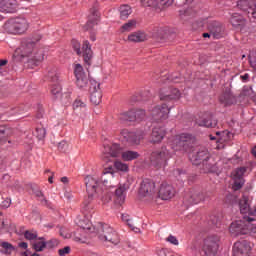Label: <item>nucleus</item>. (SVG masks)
<instances>
[{
  "label": "nucleus",
  "mask_w": 256,
  "mask_h": 256,
  "mask_svg": "<svg viewBox=\"0 0 256 256\" xmlns=\"http://www.w3.org/2000/svg\"><path fill=\"white\" fill-rule=\"evenodd\" d=\"M76 224L78 225V227H80V231H86L88 233H96L97 231V225L93 226V224H91V221H89V219L87 218L79 219Z\"/></svg>",
  "instance_id": "nucleus-28"
},
{
  "label": "nucleus",
  "mask_w": 256,
  "mask_h": 256,
  "mask_svg": "<svg viewBox=\"0 0 256 256\" xmlns=\"http://www.w3.org/2000/svg\"><path fill=\"white\" fill-rule=\"evenodd\" d=\"M147 132L145 130L131 131L129 129H122L120 131V139L122 143H127L130 147L141 145L142 139H145Z\"/></svg>",
  "instance_id": "nucleus-6"
},
{
  "label": "nucleus",
  "mask_w": 256,
  "mask_h": 256,
  "mask_svg": "<svg viewBox=\"0 0 256 256\" xmlns=\"http://www.w3.org/2000/svg\"><path fill=\"white\" fill-rule=\"evenodd\" d=\"M72 47L77 55L83 57L84 63L88 65V67L91 66V63H93V50H91V44L89 41L85 40L81 48V43H79V41L73 40Z\"/></svg>",
  "instance_id": "nucleus-8"
},
{
  "label": "nucleus",
  "mask_w": 256,
  "mask_h": 256,
  "mask_svg": "<svg viewBox=\"0 0 256 256\" xmlns=\"http://www.w3.org/2000/svg\"><path fill=\"white\" fill-rule=\"evenodd\" d=\"M159 197L163 201H169V199H172V197H175V188L167 184V182H163L159 189Z\"/></svg>",
  "instance_id": "nucleus-21"
},
{
  "label": "nucleus",
  "mask_w": 256,
  "mask_h": 256,
  "mask_svg": "<svg viewBox=\"0 0 256 256\" xmlns=\"http://www.w3.org/2000/svg\"><path fill=\"white\" fill-rule=\"evenodd\" d=\"M96 227V233L100 241L111 243V245H119L121 242L119 234L109 224L99 222Z\"/></svg>",
  "instance_id": "nucleus-4"
},
{
  "label": "nucleus",
  "mask_w": 256,
  "mask_h": 256,
  "mask_svg": "<svg viewBox=\"0 0 256 256\" xmlns=\"http://www.w3.org/2000/svg\"><path fill=\"white\" fill-rule=\"evenodd\" d=\"M195 141V137L189 133H182L176 135L170 142L169 145L175 153H187L191 143Z\"/></svg>",
  "instance_id": "nucleus-5"
},
{
  "label": "nucleus",
  "mask_w": 256,
  "mask_h": 256,
  "mask_svg": "<svg viewBox=\"0 0 256 256\" xmlns=\"http://www.w3.org/2000/svg\"><path fill=\"white\" fill-rule=\"evenodd\" d=\"M33 49H35V42L33 40H23L20 47L15 50L13 57L17 61H22L25 57H29L33 53Z\"/></svg>",
  "instance_id": "nucleus-11"
},
{
  "label": "nucleus",
  "mask_w": 256,
  "mask_h": 256,
  "mask_svg": "<svg viewBox=\"0 0 256 256\" xmlns=\"http://www.w3.org/2000/svg\"><path fill=\"white\" fill-rule=\"evenodd\" d=\"M0 247V253H2V255H11V253L15 251V246L9 242H1Z\"/></svg>",
  "instance_id": "nucleus-35"
},
{
  "label": "nucleus",
  "mask_w": 256,
  "mask_h": 256,
  "mask_svg": "<svg viewBox=\"0 0 256 256\" xmlns=\"http://www.w3.org/2000/svg\"><path fill=\"white\" fill-rule=\"evenodd\" d=\"M136 26H137V21L130 20L122 26V30L123 31H133V29H135Z\"/></svg>",
  "instance_id": "nucleus-45"
},
{
  "label": "nucleus",
  "mask_w": 256,
  "mask_h": 256,
  "mask_svg": "<svg viewBox=\"0 0 256 256\" xmlns=\"http://www.w3.org/2000/svg\"><path fill=\"white\" fill-rule=\"evenodd\" d=\"M122 220L127 223L128 227L132 228V231H134L135 233H139V228H137L135 224H133V221L131 220V217L129 215L122 214Z\"/></svg>",
  "instance_id": "nucleus-42"
},
{
  "label": "nucleus",
  "mask_w": 256,
  "mask_h": 256,
  "mask_svg": "<svg viewBox=\"0 0 256 256\" xmlns=\"http://www.w3.org/2000/svg\"><path fill=\"white\" fill-rule=\"evenodd\" d=\"M74 74L76 77V86L78 89L85 91L89 87V75L85 72L81 64L75 65Z\"/></svg>",
  "instance_id": "nucleus-15"
},
{
  "label": "nucleus",
  "mask_w": 256,
  "mask_h": 256,
  "mask_svg": "<svg viewBox=\"0 0 256 256\" xmlns=\"http://www.w3.org/2000/svg\"><path fill=\"white\" fill-rule=\"evenodd\" d=\"M230 23L236 28L245 27L247 25V20L245 19V17H243V15L239 13H234L231 15Z\"/></svg>",
  "instance_id": "nucleus-31"
},
{
  "label": "nucleus",
  "mask_w": 256,
  "mask_h": 256,
  "mask_svg": "<svg viewBox=\"0 0 256 256\" xmlns=\"http://www.w3.org/2000/svg\"><path fill=\"white\" fill-rule=\"evenodd\" d=\"M240 78L242 79V81H245V82H246V81H249V74L246 73V74L240 76Z\"/></svg>",
  "instance_id": "nucleus-59"
},
{
  "label": "nucleus",
  "mask_w": 256,
  "mask_h": 256,
  "mask_svg": "<svg viewBox=\"0 0 256 256\" xmlns=\"http://www.w3.org/2000/svg\"><path fill=\"white\" fill-rule=\"evenodd\" d=\"M240 213L244 217H253L256 213V208H251V203L247 197H243L239 202Z\"/></svg>",
  "instance_id": "nucleus-23"
},
{
  "label": "nucleus",
  "mask_w": 256,
  "mask_h": 256,
  "mask_svg": "<svg viewBox=\"0 0 256 256\" xmlns=\"http://www.w3.org/2000/svg\"><path fill=\"white\" fill-rule=\"evenodd\" d=\"M197 123L199 127H217V120L213 119V115L209 112L202 114Z\"/></svg>",
  "instance_id": "nucleus-25"
},
{
  "label": "nucleus",
  "mask_w": 256,
  "mask_h": 256,
  "mask_svg": "<svg viewBox=\"0 0 256 256\" xmlns=\"http://www.w3.org/2000/svg\"><path fill=\"white\" fill-rule=\"evenodd\" d=\"M34 135H35V137H37V139H39V141H41V140H43L45 135H47V131L43 127L36 128Z\"/></svg>",
  "instance_id": "nucleus-47"
},
{
  "label": "nucleus",
  "mask_w": 256,
  "mask_h": 256,
  "mask_svg": "<svg viewBox=\"0 0 256 256\" xmlns=\"http://www.w3.org/2000/svg\"><path fill=\"white\" fill-rule=\"evenodd\" d=\"M175 0H157V9H167V7H171Z\"/></svg>",
  "instance_id": "nucleus-43"
},
{
  "label": "nucleus",
  "mask_w": 256,
  "mask_h": 256,
  "mask_svg": "<svg viewBox=\"0 0 256 256\" xmlns=\"http://www.w3.org/2000/svg\"><path fill=\"white\" fill-rule=\"evenodd\" d=\"M119 11L120 19H128L131 13H133L129 5H122Z\"/></svg>",
  "instance_id": "nucleus-40"
},
{
  "label": "nucleus",
  "mask_w": 256,
  "mask_h": 256,
  "mask_svg": "<svg viewBox=\"0 0 256 256\" xmlns=\"http://www.w3.org/2000/svg\"><path fill=\"white\" fill-rule=\"evenodd\" d=\"M120 121H141L145 119V110H130L128 112L120 113Z\"/></svg>",
  "instance_id": "nucleus-17"
},
{
  "label": "nucleus",
  "mask_w": 256,
  "mask_h": 256,
  "mask_svg": "<svg viewBox=\"0 0 256 256\" xmlns=\"http://www.w3.org/2000/svg\"><path fill=\"white\" fill-rule=\"evenodd\" d=\"M84 181L89 199L88 202H84L85 207H87L93 197H99L103 201L105 187H113L112 183L115 181V171L113 167H108L104 169L101 181L95 176H86Z\"/></svg>",
  "instance_id": "nucleus-1"
},
{
  "label": "nucleus",
  "mask_w": 256,
  "mask_h": 256,
  "mask_svg": "<svg viewBox=\"0 0 256 256\" xmlns=\"http://www.w3.org/2000/svg\"><path fill=\"white\" fill-rule=\"evenodd\" d=\"M165 135H167V130L163 126L154 127L150 136V143H161L165 139Z\"/></svg>",
  "instance_id": "nucleus-22"
},
{
  "label": "nucleus",
  "mask_w": 256,
  "mask_h": 256,
  "mask_svg": "<svg viewBox=\"0 0 256 256\" xmlns=\"http://www.w3.org/2000/svg\"><path fill=\"white\" fill-rule=\"evenodd\" d=\"M24 237L25 239H27L28 241H33L35 240V238L37 237V233L36 232H30V231H26L24 233Z\"/></svg>",
  "instance_id": "nucleus-51"
},
{
  "label": "nucleus",
  "mask_w": 256,
  "mask_h": 256,
  "mask_svg": "<svg viewBox=\"0 0 256 256\" xmlns=\"http://www.w3.org/2000/svg\"><path fill=\"white\" fill-rule=\"evenodd\" d=\"M18 247H21V249H27L29 245L27 244V242H21L18 244Z\"/></svg>",
  "instance_id": "nucleus-58"
},
{
  "label": "nucleus",
  "mask_w": 256,
  "mask_h": 256,
  "mask_svg": "<svg viewBox=\"0 0 256 256\" xmlns=\"http://www.w3.org/2000/svg\"><path fill=\"white\" fill-rule=\"evenodd\" d=\"M180 97H181V92L177 88L171 89L170 92H165L160 94L161 101L177 100V99H180Z\"/></svg>",
  "instance_id": "nucleus-30"
},
{
  "label": "nucleus",
  "mask_w": 256,
  "mask_h": 256,
  "mask_svg": "<svg viewBox=\"0 0 256 256\" xmlns=\"http://www.w3.org/2000/svg\"><path fill=\"white\" fill-rule=\"evenodd\" d=\"M85 233H87V231L77 230L74 233V241H76V243H87V235Z\"/></svg>",
  "instance_id": "nucleus-38"
},
{
  "label": "nucleus",
  "mask_w": 256,
  "mask_h": 256,
  "mask_svg": "<svg viewBox=\"0 0 256 256\" xmlns=\"http://www.w3.org/2000/svg\"><path fill=\"white\" fill-rule=\"evenodd\" d=\"M210 31L213 39H221L225 29L221 25L215 24L210 28Z\"/></svg>",
  "instance_id": "nucleus-34"
},
{
  "label": "nucleus",
  "mask_w": 256,
  "mask_h": 256,
  "mask_svg": "<svg viewBox=\"0 0 256 256\" xmlns=\"http://www.w3.org/2000/svg\"><path fill=\"white\" fill-rule=\"evenodd\" d=\"M46 245H47V247H49L50 249H53V248L57 247V245H59V240H57V239H52V240L46 242Z\"/></svg>",
  "instance_id": "nucleus-54"
},
{
  "label": "nucleus",
  "mask_w": 256,
  "mask_h": 256,
  "mask_svg": "<svg viewBox=\"0 0 256 256\" xmlns=\"http://www.w3.org/2000/svg\"><path fill=\"white\" fill-rule=\"evenodd\" d=\"M5 29L12 35H21L29 29V22L25 18H12L5 24Z\"/></svg>",
  "instance_id": "nucleus-10"
},
{
  "label": "nucleus",
  "mask_w": 256,
  "mask_h": 256,
  "mask_svg": "<svg viewBox=\"0 0 256 256\" xmlns=\"http://www.w3.org/2000/svg\"><path fill=\"white\" fill-rule=\"evenodd\" d=\"M103 99V94L101 93V83L96 80H90V101L93 105H99Z\"/></svg>",
  "instance_id": "nucleus-16"
},
{
  "label": "nucleus",
  "mask_w": 256,
  "mask_h": 256,
  "mask_svg": "<svg viewBox=\"0 0 256 256\" xmlns=\"http://www.w3.org/2000/svg\"><path fill=\"white\" fill-rule=\"evenodd\" d=\"M158 255H159V256H173V255H171L170 252H168L167 249H161V250H159Z\"/></svg>",
  "instance_id": "nucleus-56"
},
{
  "label": "nucleus",
  "mask_w": 256,
  "mask_h": 256,
  "mask_svg": "<svg viewBox=\"0 0 256 256\" xmlns=\"http://www.w3.org/2000/svg\"><path fill=\"white\" fill-rule=\"evenodd\" d=\"M221 238L217 234H210L203 240L202 251L205 256H215L219 251Z\"/></svg>",
  "instance_id": "nucleus-9"
},
{
  "label": "nucleus",
  "mask_w": 256,
  "mask_h": 256,
  "mask_svg": "<svg viewBox=\"0 0 256 256\" xmlns=\"http://www.w3.org/2000/svg\"><path fill=\"white\" fill-rule=\"evenodd\" d=\"M255 3L256 0H240L237 3V7L240 9V11H252Z\"/></svg>",
  "instance_id": "nucleus-33"
},
{
  "label": "nucleus",
  "mask_w": 256,
  "mask_h": 256,
  "mask_svg": "<svg viewBox=\"0 0 256 256\" xmlns=\"http://www.w3.org/2000/svg\"><path fill=\"white\" fill-rule=\"evenodd\" d=\"M129 187H131V185L129 182H126L115 190V195L117 197L116 201L119 205H123V203H125V192L128 191Z\"/></svg>",
  "instance_id": "nucleus-29"
},
{
  "label": "nucleus",
  "mask_w": 256,
  "mask_h": 256,
  "mask_svg": "<svg viewBox=\"0 0 256 256\" xmlns=\"http://www.w3.org/2000/svg\"><path fill=\"white\" fill-rule=\"evenodd\" d=\"M207 197H209V193L192 189L185 194L183 204L186 205V207L197 205L198 203H201V201H205Z\"/></svg>",
  "instance_id": "nucleus-13"
},
{
  "label": "nucleus",
  "mask_w": 256,
  "mask_h": 256,
  "mask_svg": "<svg viewBox=\"0 0 256 256\" xmlns=\"http://www.w3.org/2000/svg\"><path fill=\"white\" fill-rule=\"evenodd\" d=\"M73 107L74 109H85V107H87V104H85V102H83L81 99H76L73 103Z\"/></svg>",
  "instance_id": "nucleus-50"
},
{
  "label": "nucleus",
  "mask_w": 256,
  "mask_h": 256,
  "mask_svg": "<svg viewBox=\"0 0 256 256\" xmlns=\"http://www.w3.org/2000/svg\"><path fill=\"white\" fill-rule=\"evenodd\" d=\"M61 181H62V183H69V178L64 176L61 178Z\"/></svg>",
  "instance_id": "nucleus-62"
},
{
  "label": "nucleus",
  "mask_w": 256,
  "mask_h": 256,
  "mask_svg": "<svg viewBox=\"0 0 256 256\" xmlns=\"http://www.w3.org/2000/svg\"><path fill=\"white\" fill-rule=\"evenodd\" d=\"M1 13H15L17 11L16 0H1L0 1Z\"/></svg>",
  "instance_id": "nucleus-26"
},
{
  "label": "nucleus",
  "mask_w": 256,
  "mask_h": 256,
  "mask_svg": "<svg viewBox=\"0 0 256 256\" xmlns=\"http://www.w3.org/2000/svg\"><path fill=\"white\" fill-rule=\"evenodd\" d=\"M148 111L153 121H156L157 123H161V121H165L169 119V113L171 111V108H169L167 104H162V105L153 106Z\"/></svg>",
  "instance_id": "nucleus-12"
},
{
  "label": "nucleus",
  "mask_w": 256,
  "mask_h": 256,
  "mask_svg": "<svg viewBox=\"0 0 256 256\" xmlns=\"http://www.w3.org/2000/svg\"><path fill=\"white\" fill-rule=\"evenodd\" d=\"M229 231L234 237H239V235L256 237L255 217L243 216L242 219L231 223Z\"/></svg>",
  "instance_id": "nucleus-2"
},
{
  "label": "nucleus",
  "mask_w": 256,
  "mask_h": 256,
  "mask_svg": "<svg viewBox=\"0 0 256 256\" xmlns=\"http://www.w3.org/2000/svg\"><path fill=\"white\" fill-rule=\"evenodd\" d=\"M190 161L193 165H202L204 173H215L217 166L215 160L211 158L209 151L205 148L199 150L190 156Z\"/></svg>",
  "instance_id": "nucleus-3"
},
{
  "label": "nucleus",
  "mask_w": 256,
  "mask_h": 256,
  "mask_svg": "<svg viewBox=\"0 0 256 256\" xmlns=\"http://www.w3.org/2000/svg\"><path fill=\"white\" fill-rule=\"evenodd\" d=\"M7 137H9V129L5 126H0V145H5Z\"/></svg>",
  "instance_id": "nucleus-41"
},
{
  "label": "nucleus",
  "mask_w": 256,
  "mask_h": 256,
  "mask_svg": "<svg viewBox=\"0 0 256 256\" xmlns=\"http://www.w3.org/2000/svg\"><path fill=\"white\" fill-rule=\"evenodd\" d=\"M97 23H99V11H97V8H92L88 16V22L84 26L85 31L93 29V26L97 25Z\"/></svg>",
  "instance_id": "nucleus-27"
},
{
  "label": "nucleus",
  "mask_w": 256,
  "mask_h": 256,
  "mask_svg": "<svg viewBox=\"0 0 256 256\" xmlns=\"http://www.w3.org/2000/svg\"><path fill=\"white\" fill-rule=\"evenodd\" d=\"M1 207H3V209H9V207H11V199L7 198L4 200L1 204Z\"/></svg>",
  "instance_id": "nucleus-55"
},
{
  "label": "nucleus",
  "mask_w": 256,
  "mask_h": 256,
  "mask_svg": "<svg viewBox=\"0 0 256 256\" xmlns=\"http://www.w3.org/2000/svg\"><path fill=\"white\" fill-rule=\"evenodd\" d=\"M171 157H173V153L167 149V146H162L160 150L152 152L150 156L151 165L156 169H163V167H167Z\"/></svg>",
  "instance_id": "nucleus-7"
},
{
  "label": "nucleus",
  "mask_w": 256,
  "mask_h": 256,
  "mask_svg": "<svg viewBox=\"0 0 256 256\" xmlns=\"http://www.w3.org/2000/svg\"><path fill=\"white\" fill-rule=\"evenodd\" d=\"M69 253H71V247L69 246H65L64 248L58 250V255L60 256L69 255Z\"/></svg>",
  "instance_id": "nucleus-52"
},
{
  "label": "nucleus",
  "mask_w": 256,
  "mask_h": 256,
  "mask_svg": "<svg viewBox=\"0 0 256 256\" xmlns=\"http://www.w3.org/2000/svg\"><path fill=\"white\" fill-rule=\"evenodd\" d=\"M60 235H61V237H65V238H67V234H65V229H63V228H60Z\"/></svg>",
  "instance_id": "nucleus-60"
},
{
  "label": "nucleus",
  "mask_w": 256,
  "mask_h": 256,
  "mask_svg": "<svg viewBox=\"0 0 256 256\" xmlns=\"http://www.w3.org/2000/svg\"><path fill=\"white\" fill-rule=\"evenodd\" d=\"M123 161H133L139 159V152L127 150L121 153Z\"/></svg>",
  "instance_id": "nucleus-36"
},
{
  "label": "nucleus",
  "mask_w": 256,
  "mask_h": 256,
  "mask_svg": "<svg viewBox=\"0 0 256 256\" xmlns=\"http://www.w3.org/2000/svg\"><path fill=\"white\" fill-rule=\"evenodd\" d=\"M45 59V54L43 53V50H39L35 56L33 57L32 61L35 65L38 63H41Z\"/></svg>",
  "instance_id": "nucleus-46"
},
{
  "label": "nucleus",
  "mask_w": 256,
  "mask_h": 256,
  "mask_svg": "<svg viewBox=\"0 0 256 256\" xmlns=\"http://www.w3.org/2000/svg\"><path fill=\"white\" fill-rule=\"evenodd\" d=\"M122 152L123 148H121L120 144H104V159H107L109 157H119Z\"/></svg>",
  "instance_id": "nucleus-20"
},
{
  "label": "nucleus",
  "mask_w": 256,
  "mask_h": 256,
  "mask_svg": "<svg viewBox=\"0 0 256 256\" xmlns=\"http://www.w3.org/2000/svg\"><path fill=\"white\" fill-rule=\"evenodd\" d=\"M203 37L207 38V37H213V35H211V30L210 33H204Z\"/></svg>",
  "instance_id": "nucleus-63"
},
{
  "label": "nucleus",
  "mask_w": 256,
  "mask_h": 256,
  "mask_svg": "<svg viewBox=\"0 0 256 256\" xmlns=\"http://www.w3.org/2000/svg\"><path fill=\"white\" fill-rule=\"evenodd\" d=\"M252 155L255 157L256 159V145L254 146V148L252 149Z\"/></svg>",
  "instance_id": "nucleus-64"
},
{
  "label": "nucleus",
  "mask_w": 256,
  "mask_h": 256,
  "mask_svg": "<svg viewBox=\"0 0 256 256\" xmlns=\"http://www.w3.org/2000/svg\"><path fill=\"white\" fill-rule=\"evenodd\" d=\"M48 79L51 81V93L54 97H61V85L59 84V76L57 72H48Z\"/></svg>",
  "instance_id": "nucleus-19"
},
{
  "label": "nucleus",
  "mask_w": 256,
  "mask_h": 256,
  "mask_svg": "<svg viewBox=\"0 0 256 256\" xmlns=\"http://www.w3.org/2000/svg\"><path fill=\"white\" fill-rule=\"evenodd\" d=\"M114 167L117 169V171H122L123 173H127V171H129V165L121 161H116L114 163Z\"/></svg>",
  "instance_id": "nucleus-44"
},
{
  "label": "nucleus",
  "mask_w": 256,
  "mask_h": 256,
  "mask_svg": "<svg viewBox=\"0 0 256 256\" xmlns=\"http://www.w3.org/2000/svg\"><path fill=\"white\" fill-rule=\"evenodd\" d=\"M157 190L155 189V182L149 179H144L139 188L140 197H146L147 201H152L155 197Z\"/></svg>",
  "instance_id": "nucleus-14"
},
{
  "label": "nucleus",
  "mask_w": 256,
  "mask_h": 256,
  "mask_svg": "<svg viewBox=\"0 0 256 256\" xmlns=\"http://www.w3.org/2000/svg\"><path fill=\"white\" fill-rule=\"evenodd\" d=\"M166 241L168 243H171V245H179V240H177V237L173 236V235H169L166 238Z\"/></svg>",
  "instance_id": "nucleus-53"
},
{
  "label": "nucleus",
  "mask_w": 256,
  "mask_h": 256,
  "mask_svg": "<svg viewBox=\"0 0 256 256\" xmlns=\"http://www.w3.org/2000/svg\"><path fill=\"white\" fill-rule=\"evenodd\" d=\"M220 102L224 103V105H233V103H235V96H233V94L231 93H224L221 97H220Z\"/></svg>",
  "instance_id": "nucleus-39"
},
{
  "label": "nucleus",
  "mask_w": 256,
  "mask_h": 256,
  "mask_svg": "<svg viewBox=\"0 0 256 256\" xmlns=\"http://www.w3.org/2000/svg\"><path fill=\"white\" fill-rule=\"evenodd\" d=\"M142 7H155L157 9V0H141Z\"/></svg>",
  "instance_id": "nucleus-49"
},
{
  "label": "nucleus",
  "mask_w": 256,
  "mask_h": 256,
  "mask_svg": "<svg viewBox=\"0 0 256 256\" xmlns=\"http://www.w3.org/2000/svg\"><path fill=\"white\" fill-rule=\"evenodd\" d=\"M7 65V60H0V67H5Z\"/></svg>",
  "instance_id": "nucleus-61"
},
{
  "label": "nucleus",
  "mask_w": 256,
  "mask_h": 256,
  "mask_svg": "<svg viewBox=\"0 0 256 256\" xmlns=\"http://www.w3.org/2000/svg\"><path fill=\"white\" fill-rule=\"evenodd\" d=\"M34 195H35V197H37L38 201H40L41 205L51 209V202H49V200L45 199V195H43V192H41V190H35Z\"/></svg>",
  "instance_id": "nucleus-37"
},
{
  "label": "nucleus",
  "mask_w": 256,
  "mask_h": 256,
  "mask_svg": "<svg viewBox=\"0 0 256 256\" xmlns=\"http://www.w3.org/2000/svg\"><path fill=\"white\" fill-rule=\"evenodd\" d=\"M66 146H67V141H61V142L58 144V149H59V151H64Z\"/></svg>",
  "instance_id": "nucleus-57"
},
{
  "label": "nucleus",
  "mask_w": 256,
  "mask_h": 256,
  "mask_svg": "<svg viewBox=\"0 0 256 256\" xmlns=\"http://www.w3.org/2000/svg\"><path fill=\"white\" fill-rule=\"evenodd\" d=\"M128 41L131 43H141L143 41H147V34L141 31L133 32L128 36Z\"/></svg>",
  "instance_id": "nucleus-32"
},
{
  "label": "nucleus",
  "mask_w": 256,
  "mask_h": 256,
  "mask_svg": "<svg viewBox=\"0 0 256 256\" xmlns=\"http://www.w3.org/2000/svg\"><path fill=\"white\" fill-rule=\"evenodd\" d=\"M33 249H35L37 252H41L43 251V249H45V247H47V242L45 241H38V242H34L32 244Z\"/></svg>",
  "instance_id": "nucleus-48"
},
{
  "label": "nucleus",
  "mask_w": 256,
  "mask_h": 256,
  "mask_svg": "<svg viewBox=\"0 0 256 256\" xmlns=\"http://www.w3.org/2000/svg\"><path fill=\"white\" fill-rule=\"evenodd\" d=\"M251 253V244L247 240L236 242L233 246L234 256H249Z\"/></svg>",
  "instance_id": "nucleus-18"
},
{
  "label": "nucleus",
  "mask_w": 256,
  "mask_h": 256,
  "mask_svg": "<svg viewBox=\"0 0 256 256\" xmlns=\"http://www.w3.org/2000/svg\"><path fill=\"white\" fill-rule=\"evenodd\" d=\"M246 172L247 168L240 167L232 173V177L234 179V187L236 190L241 189V187H243V185L245 184V181L243 180V175H245Z\"/></svg>",
  "instance_id": "nucleus-24"
}]
</instances>
